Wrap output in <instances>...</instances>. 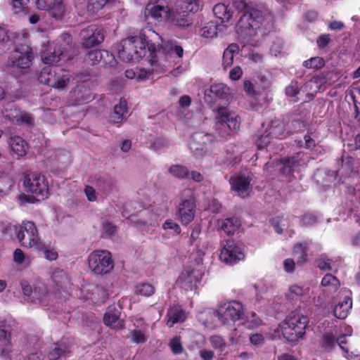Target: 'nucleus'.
Instances as JSON below:
<instances>
[{
  "label": "nucleus",
  "mask_w": 360,
  "mask_h": 360,
  "mask_svg": "<svg viewBox=\"0 0 360 360\" xmlns=\"http://www.w3.org/2000/svg\"><path fill=\"white\" fill-rule=\"evenodd\" d=\"M333 260L326 254H322L315 260L316 266L321 271H331Z\"/></svg>",
  "instance_id": "nucleus-49"
},
{
  "label": "nucleus",
  "mask_w": 360,
  "mask_h": 360,
  "mask_svg": "<svg viewBox=\"0 0 360 360\" xmlns=\"http://www.w3.org/2000/svg\"><path fill=\"white\" fill-rule=\"evenodd\" d=\"M52 17L57 20H60L63 17L65 8L63 4V0H54L51 2L47 10Z\"/></svg>",
  "instance_id": "nucleus-40"
},
{
  "label": "nucleus",
  "mask_w": 360,
  "mask_h": 360,
  "mask_svg": "<svg viewBox=\"0 0 360 360\" xmlns=\"http://www.w3.org/2000/svg\"><path fill=\"white\" fill-rule=\"evenodd\" d=\"M171 10L165 0H150L144 10L146 20L150 19L155 22L168 20Z\"/></svg>",
  "instance_id": "nucleus-9"
},
{
  "label": "nucleus",
  "mask_w": 360,
  "mask_h": 360,
  "mask_svg": "<svg viewBox=\"0 0 360 360\" xmlns=\"http://www.w3.org/2000/svg\"><path fill=\"white\" fill-rule=\"evenodd\" d=\"M321 284L331 292L337 291L340 286L338 278L331 274H326L322 278Z\"/></svg>",
  "instance_id": "nucleus-39"
},
{
  "label": "nucleus",
  "mask_w": 360,
  "mask_h": 360,
  "mask_svg": "<svg viewBox=\"0 0 360 360\" xmlns=\"http://www.w3.org/2000/svg\"><path fill=\"white\" fill-rule=\"evenodd\" d=\"M272 139H281L284 137L285 127L283 123L278 120L271 121L265 130Z\"/></svg>",
  "instance_id": "nucleus-34"
},
{
  "label": "nucleus",
  "mask_w": 360,
  "mask_h": 360,
  "mask_svg": "<svg viewBox=\"0 0 360 360\" xmlns=\"http://www.w3.org/2000/svg\"><path fill=\"white\" fill-rule=\"evenodd\" d=\"M208 134L202 133L194 134L190 139L189 146L192 152L196 155H203L207 153V143Z\"/></svg>",
  "instance_id": "nucleus-19"
},
{
  "label": "nucleus",
  "mask_w": 360,
  "mask_h": 360,
  "mask_svg": "<svg viewBox=\"0 0 360 360\" xmlns=\"http://www.w3.org/2000/svg\"><path fill=\"white\" fill-rule=\"evenodd\" d=\"M11 330L5 320L0 321V356L4 360H11L13 356Z\"/></svg>",
  "instance_id": "nucleus-11"
},
{
  "label": "nucleus",
  "mask_w": 360,
  "mask_h": 360,
  "mask_svg": "<svg viewBox=\"0 0 360 360\" xmlns=\"http://www.w3.org/2000/svg\"><path fill=\"white\" fill-rule=\"evenodd\" d=\"M304 295V289L296 284L292 285L289 287L288 297L294 299L295 297H301Z\"/></svg>",
  "instance_id": "nucleus-54"
},
{
  "label": "nucleus",
  "mask_w": 360,
  "mask_h": 360,
  "mask_svg": "<svg viewBox=\"0 0 360 360\" xmlns=\"http://www.w3.org/2000/svg\"><path fill=\"white\" fill-rule=\"evenodd\" d=\"M116 181L108 174L98 176L96 179V187L104 194L108 195L115 188Z\"/></svg>",
  "instance_id": "nucleus-24"
},
{
  "label": "nucleus",
  "mask_w": 360,
  "mask_h": 360,
  "mask_svg": "<svg viewBox=\"0 0 360 360\" xmlns=\"http://www.w3.org/2000/svg\"><path fill=\"white\" fill-rule=\"evenodd\" d=\"M16 237L20 244L25 248H34L39 250L44 246L39 236L35 224L30 221H23L22 224L13 226Z\"/></svg>",
  "instance_id": "nucleus-4"
},
{
  "label": "nucleus",
  "mask_w": 360,
  "mask_h": 360,
  "mask_svg": "<svg viewBox=\"0 0 360 360\" xmlns=\"http://www.w3.org/2000/svg\"><path fill=\"white\" fill-rule=\"evenodd\" d=\"M42 245L44 246V248H42L39 250H37L38 251L43 250L44 257L46 259L50 260V261L56 260L58 257L57 251L54 249L47 248L43 243H42Z\"/></svg>",
  "instance_id": "nucleus-57"
},
{
  "label": "nucleus",
  "mask_w": 360,
  "mask_h": 360,
  "mask_svg": "<svg viewBox=\"0 0 360 360\" xmlns=\"http://www.w3.org/2000/svg\"><path fill=\"white\" fill-rule=\"evenodd\" d=\"M243 73V72L240 66H235L229 72V78L233 81L239 80L242 77Z\"/></svg>",
  "instance_id": "nucleus-59"
},
{
  "label": "nucleus",
  "mask_w": 360,
  "mask_h": 360,
  "mask_svg": "<svg viewBox=\"0 0 360 360\" xmlns=\"http://www.w3.org/2000/svg\"><path fill=\"white\" fill-rule=\"evenodd\" d=\"M240 51L238 44L232 43L224 51L222 56V66L224 69L231 67L233 63L234 55Z\"/></svg>",
  "instance_id": "nucleus-29"
},
{
  "label": "nucleus",
  "mask_w": 360,
  "mask_h": 360,
  "mask_svg": "<svg viewBox=\"0 0 360 360\" xmlns=\"http://www.w3.org/2000/svg\"><path fill=\"white\" fill-rule=\"evenodd\" d=\"M25 255L22 250L18 248L13 252V260L18 264H23L25 261Z\"/></svg>",
  "instance_id": "nucleus-63"
},
{
  "label": "nucleus",
  "mask_w": 360,
  "mask_h": 360,
  "mask_svg": "<svg viewBox=\"0 0 360 360\" xmlns=\"http://www.w3.org/2000/svg\"><path fill=\"white\" fill-rule=\"evenodd\" d=\"M263 20L264 17L262 11L257 9L245 11L237 22V32L245 36H255L256 30L260 27Z\"/></svg>",
  "instance_id": "nucleus-5"
},
{
  "label": "nucleus",
  "mask_w": 360,
  "mask_h": 360,
  "mask_svg": "<svg viewBox=\"0 0 360 360\" xmlns=\"http://www.w3.org/2000/svg\"><path fill=\"white\" fill-rule=\"evenodd\" d=\"M168 20L172 26L179 29L187 28L193 24V18L188 11H179V8L171 11Z\"/></svg>",
  "instance_id": "nucleus-16"
},
{
  "label": "nucleus",
  "mask_w": 360,
  "mask_h": 360,
  "mask_svg": "<svg viewBox=\"0 0 360 360\" xmlns=\"http://www.w3.org/2000/svg\"><path fill=\"white\" fill-rule=\"evenodd\" d=\"M162 229L165 230H172L176 235L180 234L181 232L180 226L172 219H167L162 224Z\"/></svg>",
  "instance_id": "nucleus-56"
},
{
  "label": "nucleus",
  "mask_w": 360,
  "mask_h": 360,
  "mask_svg": "<svg viewBox=\"0 0 360 360\" xmlns=\"http://www.w3.org/2000/svg\"><path fill=\"white\" fill-rule=\"evenodd\" d=\"M13 58L11 65L25 69L31 65L34 56L33 55H16Z\"/></svg>",
  "instance_id": "nucleus-43"
},
{
  "label": "nucleus",
  "mask_w": 360,
  "mask_h": 360,
  "mask_svg": "<svg viewBox=\"0 0 360 360\" xmlns=\"http://www.w3.org/2000/svg\"><path fill=\"white\" fill-rule=\"evenodd\" d=\"M336 343L335 336L332 333H326L321 339V347L325 349H332Z\"/></svg>",
  "instance_id": "nucleus-50"
},
{
  "label": "nucleus",
  "mask_w": 360,
  "mask_h": 360,
  "mask_svg": "<svg viewBox=\"0 0 360 360\" xmlns=\"http://www.w3.org/2000/svg\"><path fill=\"white\" fill-rule=\"evenodd\" d=\"M231 187L240 197L246 198L251 190L250 179L244 175L238 176L232 179Z\"/></svg>",
  "instance_id": "nucleus-22"
},
{
  "label": "nucleus",
  "mask_w": 360,
  "mask_h": 360,
  "mask_svg": "<svg viewBox=\"0 0 360 360\" xmlns=\"http://www.w3.org/2000/svg\"><path fill=\"white\" fill-rule=\"evenodd\" d=\"M218 225L228 236H233L240 226V221L237 218L230 217L218 221Z\"/></svg>",
  "instance_id": "nucleus-27"
},
{
  "label": "nucleus",
  "mask_w": 360,
  "mask_h": 360,
  "mask_svg": "<svg viewBox=\"0 0 360 360\" xmlns=\"http://www.w3.org/2000/svg\"><path fill=\"white\" fill-rule=\"evenodd\" d=\"M201 278L202 275L198 271L186 269L179 276L176 283L186 291L193 290L196 288Z\"/></svg>",
  "instance_id": "nucleus-15"
},
{
  "label": "nucleus",
  "mask_w": 360,
  "mask_h": 360,
  "mask_svg": "<svg viewBox=\"0 0 360 360\" xmlns=\"http://www.w3.org/2000/svg\"><path fill=\"white\" fill-rule=\"evenodd\" d=\"M219 27L217 22H205L199 31V34L205 38H213L217 36Z\"/></svg>",
  "instance_id": "nucleus-35"
},
{
  "label": "nucleus",
  "mask_w": 360,
  "mask_h": 360,
  "mask_svg": "<svg viewBox=\"0 0 360 360\" xmlns=\"http://www.w3.org/2000/svg\"><path fill=\"white\" fill-rule=\"evenodd\" d=\"M120 311L115 305H110L103 316V323L105 326L116 330L124 328L122 321L120 320Z\"/></svg>",
  "instance_id": "nucleus-17"
},
{
  "label": "nucleus",
  "mask_w": 360,
  "mask_h": 360,
  "mask_svg": "<svg viewBox=\"0 0 360 360\" xmlns=\"http://www.w3.org/2000/svg\"><path fill=\"white\" fill-rule=\"evenodd\" d=\"M210 342L212 346L216 349H218L219 352V355H224L227 353L226 351V341L222 337L219 335H212L210 338Z\"/></svg>",
  "instance_id": "nucleus-45"
},
{
  "label": "nucleus",
  "mask_w": 360,
  "mask_h": 360,
  "mask_svg": "<svg viewBox=\"0 0 360 360\" xmlns=\"http://www.w3.org/2000/svg\"><path fill=\"white\" fill-rule=\"evenodd\" d=\"M12 41L17 55H33L32 49L27 44L23 35L15 34Z\"/></svg>",
  "instance_id": "nucleus-25"
},
{
  "label": "nucleus",
  "mask_w": 360,
  "mask_h": 360,
  "mask_svg": "<svg viewBox=\"0 0 360 360\" xmlns=\"http://www.w3.org/2000/svg\"><path fill=\"white\" fill-rule=\"evenodd\" d=\"M128 113L127 102L124 98H120L118 104L115 105L110 115V122L120 124L127 117Z\"/></svg>",
  "instance_id": "nucleus-23"
},
{
  "label": "nucleus",
  "mask_w": 360,
  "mask_h": 360,
  "mask_svg": "<svg viewBox=\"0 0 360 360\" xmlns=\"http://www.w3.org/2000/svg\"><path fill=\"white\" fill-rule=\"evenodd\" d=\"M23 185L37 200L48 198L49 187L45 177L37 172H30L25 175Z\"/></svg>",
  "instance_id": "nucleus-7"
},
{
  "label": "nucleus",
  "mask_w": 360,
  "mask_h": 360,
  "mask_svg": "<svg viewBox=\"0 0 360 360\" xmlns=\"http://www.w3.org/2000/svg\"><path fill=\"white\" fill-rule=\"evenodd\" d=\"M284 269L287 273H293L295 269V262L292 259L288 258L284 260Z\"/></svg>",
  "instance_id": "nucleus-64"
},
{
  "label": "nucleus",
  "mask_w": 360,
  "mask_h": 360,
  "mask_svg": "<svg viewBox=\"0 0 360 360\" xmlns=\"http://www.w3.org/2000/svg\"><path fill=\"white\" fill-rule=\"evenodd\" d=\"M271 136L269 135V133L264 131H258L255 134V144L258 149L262 150L266 148L270 143Z\"/></svg>",
  "instance_id": "nucleus-47"
},
{
  "label": "nucleus",
  "mask_w": 360,
  "mask_h": 360,
  "mask_svg": "<svg viewBox=\"0 0 360 360\" xmlns=\"http://www.w3.org/2000/svg\"><path fill=\"white\" fill-rule=\"evenodd\" d=\"M71 75L69 71L57 67L56 77H54L55 84H51L50 86L56 89H64L70 82Z\"/></svg>",
  "instance_id": "nucleus-26"
},
{
  "label": "nucleus",
  "mask_w": 360,
  "mask_h": 360,
  "mask_svg": "<svg viewBox=\"0 0 360 360\" xmlns=\"http://www.w3.org/2000/svg\"><path fill=\"white\" fill-rule=\"evenodd\" d=\"M214 112L216 113L217 133L222 140L229 139L240 127L238 117H233L226 107H219Z\"/></svg>",
  "instance_id": "nucleus-2"
},
{
  "label": "nucleus",
  "mask_w": 360,
  "mask_h": 360,
  "mask_svg": "<svg viewBox=\"0 0 360 360\" xmlns=\"http://www.w3.org/2000/svg\"><path fill=\"white\" fill-rule=\"evenodd\" d=\"M167 317V325L169 327H172L177 323H183L186 319L184 310L176 307L168 309Z\"/></svg>",
  "instance_id": "nucleus-30"
},
{
  "label": "nucleus",
  "mask_w": 360,
  "mask_h": 360,
  "mask_svg": "<svg viewBox=\"0 0 360 360\" xmlns=\"http://www.w3.org/2000/svg\"><path fill=\"white\" fill-rule=\"evenodd\" d=\"M209 91L214 97L219 99H226L229 95V88L223 83L213 84Z\"/></svg>",
  "instance_id": "nucleus-36"
},
{
  "label": "nucleus",
  "mask_w": 360,
  "mask_h": 360,
  "mask_svg": "<svg viewBox=\"0 0 360 360\" xmlns=\"http://www.w3.org/2000/svg\"><path fill=\"white\" fill-rule=\"evenodd\" d=\"M195 212L196 200L195 197L191 195L183 199L179 204L176 215L181 224L186 226L193 221Z\"/></svg>",
  "instance_id": "nucleus-10"
},
{
  "label": "nucleus",
  "mask_w": 360,
  "mask_h": 360,
  "mask_svg": "<svg viewBox=\"0 0 360 360\" xmlns=\"http://www.w3.org/2000/svg\"><path fill=\"white\" fill-rule=\"evenodd\" d=\"M308 244L306 242L297 243L292 249V255L296 257L298 264H303L307 260Z\"/></svg>",
  "instance_id": "nucleus-33"
},
{
  "label": "nucleus",
  "mask_w": 360,
  "mask_h": 360,
  "mask_svg": "<svg viewBox=\"0 0 360 360\" xmlns=\"http://www.w3.org/2000/svg\"><path fill=\"white\" fill-rule=\"evenodd\" d=\"M174 54L179 58H182L184 55L183 47L178 45L176 42L167 41L163 43L160 47H156V56L158 57L162 55L165 59H167Z\"/></svg>",
  "instance_id": "nucleus-18"
},
{
  "label": "nucleus",
  "mask_w": 360,
  "mask_h": 360,
  "mask_svg": "<svg viewBox=\"0 0 360 360\" xmlns=\"http://www.w3.org/2000/svg\"><path fill=\"white\" fill-rule=\"evenodd\" d=\"M63 53L64 49L59 47L58 49H54L53 52L42 55L41 58L45 64L53 65L61 60V56L63 55Z\"/></svg>",
  "instance_id": "nucleus-41"
},
{
  "label": "nucleus",
  "mask_w": 360,
  "mask_h": 360,
  "mask_svg": "<svg viewBox=\"0 0 360 360\" xmlns=\"http://www.w3.org/2000/svg\"><path fill=\"white\" fill-rule=\"evenodd\" d=\"M70 350L65 344H56L48 354L49 360H58L60 356H69Z\"/></svg>",
  "instance_id": "nucleus-38"
},
{
  "label": "nucleus",
  "mask_w": 360,
  "mask_h": 360,
  "mask_svg": "<svg viewBox=\"0 0 360 360\" xmlns=\"http://www.w3.org/2000/svg\"><path fill=\"white\" fill-rule=\"evenodd\" d=\"M155 292V287L148 283H139L135 287L134 293L137 295L150 297Z\"/></svg>",
  "instance_id": "nucleus-46"
},
{
  "label": "nucleus",
  "mask_w": 360,
  "mask_h": 360,
  "mask_svg": "<svg viewBox=\"0 0 360 360\" xmlns=\"http://www.w3.org/2000/svg\"><path fill=\"white\" fill-rule=\"evenodd\" d=\"M244 257L245 255L236 242L232 239L225 241L219 255L221 261L226 264H234L243 260Z\"/></svg>",
  "instance_id": "nucleus-12"
},
{
  "label": "nucleus",
  "mask_w": 360,
  "mask_h": 360,
  "mask_svg": "<svg viewBox=\"0 0 360 360\" xmlns=\"http://www.w3.org/2000/svg\"><path fill=\"white\" fill-rule=\"evenodd\" d=\"M15 33H9L4 27L0 26V43L12 41Z\"/></svg>",
  "instance_id": "nucleus-60"
},
{
  "label": "nucleus",
  "mask_w": 360,
  "mask_h": 360,
  "mask_svg": "<svg viewBox=\"0 0 360 360\" xmlns=\"http://www.w3.org/2000/svg\"><path fill=\"white\" fill-rule=\"evenodd\" d=\"M29 0H12V6L14 13H18L25 11L27 8Z\"/></svg>",
  "instance_id": "nucleus-55"
},
{
  "label": "nucleus",
  "mask_w": 360,
  "mask_h": 360,
  "mask_svg": "<svg viewBox=\"0 0 360 360\" xmlns=\"http://www.w3.org/2000/svg\"><path fill=\"white\" fill-rule=\"evenodd\" d=\"M115 0H87L86 12L89 15H94L101 10L108 4H111Z\"/></svg>",
  "instance_id": "nucleus-37"
},
{
  "label": "nucleus",
  "mask_w": 360,
  "mask_h": 360,
  "mask_svg": "<svg viewBox=\"0 0 360 360\" xmlns=\"http://www.w3.org/2000/svg\"><path fill=\"white\" fill-rule=\"evenodd\" d=\"M352 307V292L348 290L344 296L343 300L336 304L333 309V314L340 319H345L347 317Z\"/></svg>",
  "instance_id": "nucleus-20"
},
{
  "label": "nucleus",
  "mask_w": 360,
  "mask_h": 360,
  "mask_svg": "<svg viewBox=\"0 0 360 360\" xmlns=\"http://www.w3.org/2000/svg\"><path fill=\"white\" fill-rule=\"evenodd\" d=\"M177 8L188 11V13H195L199 8V0H177Z\"/></svg>",
  "instance_id": "nucleus-44"
},
{
  "label": "nucleus",
  "mask_w": 360,
  "mask_h": 360,
  "mask_svg": "<svg viewBox=\"0 0 360 360\" xmlns=\"http://www.w3.org/2000/svg\"><path fill=\"white\" fill-rule=\"evenodd\" d=\"M81 36L82 37V46L90 49L103 41L105 32L103 28L92 25L82 30Z\"/></svg>",
  "instance_id": "nucleus-13"
},
{
  "label": "nucleus",
  "mask_w": 360,
  "mask_h": 360,
  "mask_svg": "<svg viewBox=\"0 0 360 360\" xmlns=\"http://www.w3.org/2000/svg\"><path fill=\"white\" fill-rule=\"evenodd\" d=\"M285 95L288 97H295L300 93V88L298 82L292 80L290 83L285 87Z\"/></svg>",
  "instance_id": "nucleus-52"
},
{
  "label": "nucleus",
  "mask_w": 360,
  "mask_h": 360,
  "mask_svg": "<svg viewBox=\"0 0 360 360\" xmlns=\"http://www.w3.org/2000/svg\"><path fill=\"white\" fill-rule=\"evenodd\" d=\"M330 39L329 34H321L317 39L316 43L319 48L323 49L326 47L330 43Z\"/></svg>",
  "instance_id": "nucleus-62"
},
{
  "label": "nucleus",
  "mask_w": 360,
  "mask_h": 360,
  "mask_svg": "<svg viewBox=\"0 0 360 360\" xmlns=\"http://www.w3.org/2000/svg\"><path fill=\"white\" fill-rule=\"evenodd\" d=\"M347 146L349 151H355L360 149V133L349 140Z\"/></svg>",
  "instance_id": "nucleus-58"
},
{
  "label": "nucleus",
  "mask_w": 360,
  "mask_h": 360,
  "mask_svg": "<svg viewBox=\"0 0 360 360\" xmlns=\"http://www.w3.org/2000/svg\"><path fill=\"white\" fill-rule=\"evenodd\" d=\"M169 172L179 179H188L190 172L187 167L181 165H172L169 168Z\"/></svg>",
  "instance_id": "nucleus-42"
},
{
  "label": "nucleus",
  "mask_w": 360,
  "mask_h": 360,
  "mask_svg": "<svg viewBox=\"0 0 360 360\" xmlns=\"http://www.w3.org/2000/svg\"><path fill=\"white\" fill-rule=\"evenodd\" d=\"M213 13L221 22H229L233 13L228 5L221 3L217 4L213 7Z\"/></svg>",
  "instance_id": "nucleus-31"
},
{
  "label": "nucleus",
  "mask_w": 360,
  "mask_h": 360,
  "mask_svg": "<svg viewBox=\"0 0 360 360\" xmlns=\"http://www.w3.org/2000/svg\"><path fill=\"white\" fill-rule=\"evenodd\" d=\"M299 159L297 156L286 157L281 159V164L288 165L292 169L299 165Z\"/></svg>",
  "instance_id": "nucleus-61"
},
{
  "label": "nucleus",
  "mask_w": 360,
  "mask_h": 360,
  "mask_svg": "<svg viewBox=\"0 0 360 360\" xmlns=\"http://www.w3.org/2000/svg\"><path fill=\"white\" fill-rule=\"evenodd\" d=\"M84 63L89 65H96L103 62L104 65L114 66L116 60L114 56L106 50L95 49L89 51L84 57Z\"/></svg>",
  "instance_id": "nucleus-14"
},
{
  "label": "nucleus",
  "mask_w": 360,
  "mask_h": 360,
  "mask_svg": "<svg viewBox=\"0 0 360 360\" xmlns=\"http://www.w3.org/2000/svg\"><path fill=\"white\" fill-rule=\"evenodd\" d=\"M303 66L308 69L319 70L325 66V60L321 57H312L304 61Z\"/></svg>",
  "instance_id": "nucleus-48"
},
{
  "label": "nucleus",
  "mask_w": 360,
  "mask_h": 360,
  "mask_svg": "<svg viewBox=\"0 0 360 360\" xmlns=\"http://www.w3.org/2000/svg\"><path fill=\"white\" fill-rule=\"evenodd\" d=\"M131 341L136 344H143L147 341V338L141 330H133L130 331Z\"/></svg>",
  "instance_id": "nucleus-51"
},
{
  "label": "nucleus",
  "mask_w": 360,
  "mask_h": 360,
  "mask_svg": "<svg viewBox=\"0 0 360 360\" xmlns=\"http://www.w3.org/2000/svg\"><path fill=\"white\" fill-rule=\"evenodd\" d=\"M72 98L77 105H83L93 101L94 96L89 87L81 85L77 86L72 93Z\"/></svg>",
  "instance_id": "nucleus-21"
},
{
  "label": "nucleus",
  "mask_w": 360,
  "mask_h": 360,
  "mask_svg": "<svg viewBox=\"0 0 360 360\" xmlns=\"http://www.w3.org/2000/svg\"><path fill=\"white\" fill-rule=\"evenodd\" d=\"M219 319L224 324H231L243 318L244 311L241 302L236 300L221 304L217 309Z\"/></svg>",
  "instance_id": "nucleus-8"
},
{
  "label": "nucleus",
  "mask_w": 360,
  "mask_h": 360,
  "mask_svg": "<svg viewBox=\"0 0 360 360\" xmlns=\"http://www.w3.org/2000/svg\"><path fill=\"white\" fill-rule=\"evenodd\" d=\"M120 45L118 56L122 60L129 63L139 62L148 51V60L150 65H158L156 46L154 43L147 41L145 34H141L140 36L126 38L121 41Z\"/></svg>",
  "instance_id": "nucleus-1"
},
{
  "label": "nucleus",
  "mask_w": 360,
  "mask_h": 360,
  "mask_svg": "<svg viewBox=\"0 0 360 360\" xmlns=\"http://www.w3.org/2000/svg\"><path fill=\"white\" fill-rule=\"evenodd\" d=\"M87 262L90 271L96 275L108 274L114 268L112 255L106 250L92 251L88 256Z\"/></svg>",
  "instance_id": "nucleus-3"
},
{
  "label": "nucleus",
  "mask_w": 360,
  "mask_h": 360,
  "mask_svg": "<svg viewBox=\"0 0 360 360\" xmlns=\"http://www.w3.org/2000/svg\"><path fill=\"white\" fill-rule=\"evenodd\" d=\"M8 143L12 151L19 158L24 157L27 154V143L20 136L11 137Z\"/></svg>",
  "instance_id": "nucleus-28"
},
{
  "label": "nucleus",
  "mask_w": 360,
  "mask_h": 360,
  "mask_svg": "<svg viewBox=\"0 0 360 360\" xmlns=\"http://www.w3.org/2000/svg\"><path fill=\"white\" fill-rule=\"evenodd\" d=\"M309 323V318L304 315H294L285 319L287 327L283 328V334L289 342H296L305 335Z\"/></svg>",
  "instance_id": "nucleus-6"
},
{
  "label": "nucleus",
  "mask_w": 360,
  "mask_h": 360,
  "mask_svg": "<svg viewBox=\"0 0 360 360\" xmlns=\"http://www.w3.org/2000/svg\"><path fill=\"white\" fill-rule=\"evenodd\" d=\"M169 347L172 352L175 354H181L183 352V346L180 337L175 336L169 342Z\"/></svg>",
  "instance_id": "nucleus-53"
},
{
  "label": "nucleus",
  "mask_w": 360,
  "mask_h": 360,
  "mask_svg": "<svg viewBox=\"0 0 360 360\" xmlns=\"http://www.w3.org/2000/svg\"><path fill=\"white\" fill-rule=\"evenodd\" d=\"M57 67L53 65H48L44 67L39 75V81L40 83L51 86V84H55L54 77H56V71Z\"/></svg>",
  "instance_id": "nucleus-32"
}]
</instances>
